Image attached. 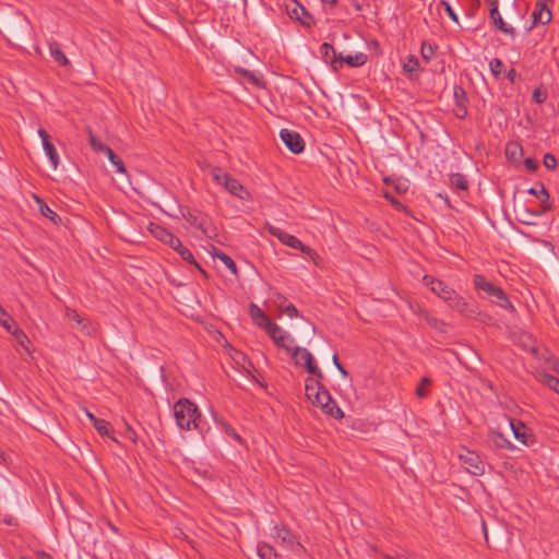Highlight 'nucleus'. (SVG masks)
<instances>
[{
    "instance_id": "nucleus-39",
    "label": "nucleus",
    "mask_w": 559,
    "mask_h": 559,
    "mask_svg": "<svg viewBox=\"0 0 559 559\" xmlns=\"http://www.w3.org/2000/svg\"><path fill=\"white\" fill-rule=\"evenodd\" d=\"M502 68H503V63L500 59L498 58H493L490 62H489V69H490V72L491 74L495 76V78H499L501 72H502Z\"/></svg>"
},
{
    "instance_id": "nucleus-7",
    "label": "nucleus",
    "mask_w": 559,
    "mask_h": 559,
    "mask_svg": "<svg viewBox=\"0 0 559 559\" xmlns=\"http://www.w3.org/2000/svg\"><path fill=\"white\" fill-rule=\"evenodd\" d=\"M289 354L292 355L293 358L296 359V364H304L308 372L311 373L313 377L318 379L323 378L322 371L317 366L312 354L307 348L296 346Z\"/></svg>"
},
{
    "instance_id": "nucleus-46",
    "label": "nucleus",
    "mask_w": 559,
    "mask_h": 559,
    "mask_svg": "<svg viewBox=\"0 0 559 559\" xmlns=\"http://www.w3.org/2000/svg\"><path fill=\"white\" fill-rule=\"evenodd\" d=\"M68 316L70 319L75 320L79 324H82V330L86 331L87 334L91 333L90 330L87 329L86 323H83L82 319L75 311H70Z\"/></svg>"
},
{
    "instance_id": "nucleus-41",
    "label": "nucleus",
    "mask_w": 559,
    "mask_h": 559,
    "mask_svg": "<svg viewBox=\"0 0 559 559\" xmlns=\"http://www.w3.org/2000/svg\"><path fill=\"white\" fill-rule=\"evenodd\" d=\"M425 319L430 326L444 332V329H443L445 326L444 322H442L439 319L431 317L429 314H426Z\"/></svg>"
},
{
    "instance_id": "nucleus-28",
    "label": "nucleus",
    "mask_w": 559,
    "mask_h": 559,
    "mask_svg": "<svg viewBox=\"0 0 559 559\" xmlns=\"http://www.w3.org/2000/svg\"><path fill=\"white\" fill-rule=\"evenodd\" d=\"M185 261H187L188 263L190 264H193L195 265L200 271L203 272V270L200 267V265L197 263L193 254L191 253V251L186 248L181 241H179V246H175L173 248Z\"/></svg>"
},
{
    "instance_id": "nucleus-48",
    "label": "nucleus",
    "mask_w": 559,
    "mask_h": 559,
    "mask_svg": "<svg viewBox=\"0 0 559 559\" xmlns=\"http://www.w3.org/2000/svg\"><path fill=\"white\" fill-rule=\"evenodd\" d=\"M428 383H429V380L427 378L421 379L420 385L416 389V394L419 397H425L427 395V391L424 389V385L428 384Z\"/></svg>"
},
{
    "instance_id": "nucleus-49",
    "label": "nucleus",
    "mask_w": 559,
    "mask_h": 559,
    "mask_svg": "<svg viewBox=\"0 0 559 559\" xmlns=\"http://www.w3.org/2000/svg\"><path fill=\"white\" fill-rule=\"evenodd\" d=\"M524 165L530 171H535L538 168V163L533 158H526Z\"/></svg>"
},
{
    "instance_id": "nucleus-37",
    "label": "nucleus",
    "mask_w": 559,
    "mask_h": 559,
    "mask_svg": "<svg viewBox=\"0 0 559 559\" xmlns=\"http://www.w3.org/2000/svg\"><path fill=\"white\" fill-rule=\"evenodd\" d=\"M93 426L95 427V429L98 431L99 435L102 436H109L110 431H111V426L108 421L104 420V419H97Z\"/></svg>"
},
{
    "instance_id": "nucleus-36",
    "label": "nucleus",
    "mask_w": 559,
    "mask_h": 559,
    "mask_svg": "<svg viewBox=\"0 0 559 559\" xmlns=\"http://www.w3.org/2000/svg\"><path fill=\"white\" fill-rule=\"evenodd\" d=\"M215 257L217 259H219L226 265V267L231 271L233 274L237 273L236 263L228 254H226L224 252H219V253H216Z\"/></svg>"
},
{
    "instance_id": "nucleus-38",
    "label": "nucleus",
    "mask_w": 559,
    "mask_h": 559,
    "mask_svg": "<svg viewBox=\"0 0 559 559\" xmlns=\"http://www.w3.org/2000/svg\"><path fill=\"white\" fill-rule=\"evenodd\" d=\"M420 53L423 59L429 61L435 53V47L430 43L423 41L420 47Z\"/></svg>"
},
{
    "instance_id": "nucleus-26",
    "label": "nucleus",
    "mask_w": 559,
    "mask_h": 559,
    "mask_svg": "<svg viewBox=\"0 0 559 559\" xmlns=\"http://www.w3.org/2000/svg\"><path fill=\"white\" fill-rule=\"evenodd\" d=\"M49 51L52 59L62 67H66L69 64V60L67 56L63 53V51L59 48L57 43H50L49 44Z\"/></svg>"
},
{
    "instance_id": "nucleus-32",
    "label": "nucleus",
    "mask_w": 559,
    "mask_h": 559,
    "mask_svg": "<svg viewBox=\"0 0 559 559\" xmlns=\"http://www.w3.org/2000/svg\"><path fill=\"white\" fill-rule=\"evenodd\" d=\"M450 183L451 186L460 189V190H466L467 189V179L462 174H452L450 176Z\"/></svg>"
},
{
    "instance_id": "nucleus-17",
    "label": "nucleus",
    "mask_w": 559,
    "mask_h": 559,
    "mask_svg": "<svg viewBox=\"0 0 559 559\" xmlns=\"http://www.w3.org/2000/svg\"><path fill=\"white\" fill-rule=\"evenodd\" d=\"M249 314L253 322L264 331L273 323L255 304L250 305Z\"/></svg>"
},
{
    "instance_id": "nucleus-8",
    "label": "nucleus",
    "mask_w": 559,
    "mask_h": 559,
    "mask_svg": "<svg viewBox=\"0 0 559 559\" xmlns=\"http://www.w3.org/2000/svg\"><path fill=\"white\" fill-rule=\"evenodd\" d=\"M183 218L191 226L201 230V233L204 236L211 237L212 235H214L215 230L212 226L211 219L207 217V215L203 214L202 212L189 210L186 213H183Z\"/></svg>"
},
{
    "instance_id": "nucleus-44",
    "label": "nucleus",
    "mask_w": 559,
    "mask_h": 559,
    "mask_svg": "<svg viewBox=\"0 0 559 559\" xmlns=\"http://www.w3.org/2000/svg\"><path fill=\"white\" fill-rule=\"evenodd\" d=\"M239 72L249 81H251L254 85H260V80L255 76V74H253L249 70L240 69Z\"/></svg>"
},
{
    "instance_id": "nucleus-2",
    "label": "nucleus",
    "mask_w": 559,
    "mask_h": 559,
    "mask_svg": "<svg viewBox=\"0 0 559 559\" xmlns=\"http://www.w3.org/2000/svg\"><path fill=\"white\" fill-rule=\"evenodd\" d=\"M423 283L439 298L443 299L453 310L465 316H472L475 313L472 306H469L462 296L443 282L436 280L432 276L425 275L423 277Z\"/></svg>"
},
{
    "instance_id": "nucleus-15",
    "label": "nucleus",
    "mask_w": 559,
    "mask_h": 559,
    "mask_svg": "<svg viewBox=\"0 0 559 559\" xmlns=\"http://www.w3.org/2000/svg\"><path fill=\"white\" fill-rule=\"evenodd\" d=\"M39 138L41 139L43 148L45 151L46 156L49 159L51 167L56 170L59 165V155L58 152L49 139V134L44 129H38L37 131Z\"/></svg>"
},
{
    "instance_id": "nucleus-22",
    "label": "nucleus",
    "mask_w": 559,
    "mask_h": 559,
    "mask_svg": "<svg viewBox=\"0 0 559 559\" xmlns=\"http://www.w3.org/2000/svg\"><path fill=\"white\" fill-rule=\"evenodd\" d=\"M337 61L345 62L350 67H361L367 62V56L364 52H358L354 56H343L340 53Z\"/></svg>"
},
{
    "instance_id": "nucleus-3",
    "label": "nucleus",
    "mask_w": 559,
    "mask_h": 559,
    "mask_svg": "<svg viewBox=\"0 0 559 559\" xmlns=\"http://www.w3.org/2000/svg\"><path fill=\"white\" fill-rule=\"evenodd\" d=\"M176 424L181 430H192L199 428L201 414L198 406L188 399H180L173 407Z\"/></svg>"
},
{
    "instance_id": "nucleus-42",
    "label": "nucleus",
    "mask_w": 559,
    "mask_h": 559,
    "mask_svg": "<svg viewBox=\"0 0 559 559\" xmlns=\"http://www.w3.org/2000/svg\"><path fill=\"white\" fill-rule=\"evenodd\" d=\"M543 163H544V166L547 168V169H555L556 166H557V159L556 157L550 154V153H547L544 155V159H543Z\"/></svg>"
},
{
    "instance_id": "nucleus-10",
    "label": "nucleus",
    "mask_w": 559,
    "mask_h": 559,
    "mask_svg": "<svg viewBox=\"0 0 559 559\" xmlns=\"http://www.w3.org/2000/svg\"><path fill=\"white\" fill-rule=\"evenodd\" d=\"M464 468L474 476H480L485 472V464L475 452L465 450L459 455Z\"/></svg>"
},
{
    "instance_id": "nucleus-33",
    "label": "nucleus",
    "mask_w": 559,
    "mask_h": 559,
    "mask_svg": "<svg viewBox=\"0 0 559 559\" xmlns=\"http://www.w3.org/2000/svg\"><path fill=\"white\" fill-rule=\"evenodd\" d=\"M88 142H90V145L92 146V148L96 153H104L106 155L108 150H110L109 146L105 145L99 140H97L96 136L92 132H90Z\"/></svg>"
},
{
    "instance_id": "nucleus-20",
    "label": "nucleus",
    "mask_w": 559,
    "mask_h": 559,
    "mask_svg": "<svg viewBox=\"0 0 559 559\" xmlns=\"http://www.w3.org/2000/svg\"><path fill=\"white\" fill-rule=\"evenodd\" d=\"M551 21V12L547 8L546 4H538L537 8L533 12V22L534 24H543L546 25Z\"/></svg>"
},
{
    "instance_id": "nucleus-57",
    "label": "nucleus",
    "mask_w": 559,
    "mask_h": 559,
    "mask_svg": "<svg viewBox=\"0 0 559 559\" xmlns=\"http://www.w3.org/2000/svg\"><path fill=\"white\" fill-rule=\"evenodd\" d=\"M551 368L554 369V371H556L557 373H559V360H554L551 362Z\"/></svg>"
},
{
    "instance_id": "nucleus-30",
    "label": "nucleus",
    "mask_w": 559,
    "mask_h": 559,
    "mask_svg": "<svg viewBox=\"0 0 559 559\" xmlns=\"http://www.w3.org/2000/svg\"><path fill=\"white\" fill-rule=\"evenodd\" d=\"M258 555L261 559H277V552L267 544L258 545Z\"/></svg>"
},
{
    "instance_id": "nucleus-34",
    "label": "nucleus",
    "mask_w": 559,
    "mask_h": 559,
    "mask_svg": "<svg viewBox=\"0 0 559 559\" xmlns=\"http://www.w3.org/2000/svg\"><path fill=\"white\" fill-rule=\"evenodd\" d=\"M0 325H2L8 332H11L15 326L14 320L8 314V312L0 306Z\"/></svg>"
},
{
    "instance_id": "nucleus-58",
    "label": "nucleus",
    "mask_w": 559,
    "mask_h": 559,
    "mask_svg": "<svg viewBox=\"0 0 559 559\" xmlns=\"http://www.w3.org/2000/svg\"><path fill=\"white\" fill-rule=\"evenodd\" d=\"M229 435H230L235 440H237V441L241 442V438H240V436H239L236 431L231 430Z\"/></svg>"
},
{
    "instance_id": "nucleus-29",
    "label": "nucleus",
    "mask_w": 559,
    "mask_h": 559,
    "mask_svg": "<svg viewBox=\"0 0 559 559\" xmlns=\"http://www.w3.org/2000/svg\"><path fill=\"white\" fill-rule=\"evenodd\" d=\"M539 381L559 394V379L558 378H556L549 373H540Z\"/></svg>"
},
{
    "instance_id": "nucleus-47",
    "label": "nucleus",
    "mask_w": 559,
    "mask_h": 559,
    "mask_svg": "<svg viewBox=\"0 0 559 559\" xmlns=\"http://www.w3.org/2000/svg\"><path fill=\"white\" fill-rule=\"evenodd\" d=\"M467 114V109L464 103L456 104L455 116L460 119L464 118Z\"/></svg>"
},
{
    "instance_id": "nucleus-51",
    "label": "nucleus",
    "mask_w": 559,
    "mask_h": 559,
    "mask_svg": "<svg viewBox=\"0 0 559 559\" xmlns=\"http://www.w3.org/2000/svg\"><path fill=\"white\" fill-rule=\"evenodd\" d=\"M488 1H489V5H490L489 15H496L497 11L499 10L498 0H488Z\"/></svg>"
},
{
    "instance_id": "nucleus-52",
    "label": "nucleus",
    "mask_w": 559,
    "mask_h": 559,
    "mask_svg": "<svg viewBox=\"0 0 559 559\" xmlns=\"http://www.w3.org/2000/svg\"><path fill=\"white\" fill-rule=\"evenodd\" d=\"M533 98L536 100V103H543L546 96L539 90H535L533 93Z\"/></svg>"
},
{
    "instance_id": "nucleus-54",
    "label": "nucleus",
    "mask_w": 559,
    "mask_h": 559,
    "mask_svg": "<svg viewBox=\"0 0 559 559\" xmlns=\"http://www.w3.org/2000/svg\"><path fill=\"white\" fill-rule=\"evenodd\" d=\"M84 413L87 416V418L91 420L92 424H94L98 419L94 414H92L86 408L84 409Z\"/></svg>"
},
{
    "instance_id": "nucleus-31",
    "label": "nucleus",
    "mask_w": 559,
    "mask_h": 559,
    "mask_svg": "<svg viewBox=\"0 0 559 559\" xmlns=\"http://www.w3.org/2000/svg\"><path fill=\"white\" fill-rule=\"evenodd\" d=\"M107 158L112 164V166L116 167V171L119 174H126V167L122 163V160L114 153V151L110 148L106 153Z\"/></svg>"
},
{
    "instance_id": "nucleus-4",
    "label": "nucleus",
    "mask_w": 559,
    "mask_h": 559,
    "mask_svg": "<svg viewBox=\"0 0 559 559\" xmlns=\"http://www.w3.org/2000/svg\"><path fill=\"white\" fill-rule=\"evenodd\" d=\"M474 285L475 288L478 290H483L488 296L495 297L497 299V305L503 309H509L511 311L514 310L513 305L508 299L506 293L498 286H496L493 283L486 280L483 275H475L474 276Z\"/></svg>"
},
{
    "instance_id": "nucleus-14",
    "label": "nucleus",
    "mask_w": 559,
    "mask_h": 559,
    "mask_svg": "<svg viewBox=\"0 0 559 559\" xmlns=\"http://www.w3.org/2000/svg\"><path fill=\"white\" fill-rule=\"evenodd\" d=\"M150 233L153 235L154 238L162 241L165 245H168L171 249L175 246H179L180 239L176 237L174 234H171L169 230H167L165 227L151 223L148 226Z\"/></svg>"
},
{
    "instance_id": "nucleus-1",
    "label": "nucleus",
    "mask_w": 559,
    "mask_h": 559,
    "mask_svg": "<svg viewBox=\"0 0 559 559\" xmlns=\"http://www.w3.org/2000/svg\"><path fill=\"white\" fill-rule=\"evenodd\" d=\"M321 379L309 378L306 381L307 399L333 418H343L344 413L332 399L330 392L321 384Z\"/></svg>"
},
{
    "instance_id": "nucleus-18",
    "label": "nucleus",
    "mask_w": 559,
    "mask_h": 559,
    "mask_svg": "<svg viewBox=\"0 0 559 559\" xmlns=\"http://www.w3.org/2000/svg\"><path fill=\"white\" fill-rule=\"evenodd\" d=\"M489 440L498 449H503V450H512L513 449V444L511 443V441L507 437H504V435L502 432H500L499 430H493V429L490 430Z\"/></svg>"
},
{
    "instance_id": "nucleus-6",
    "label": "nucleus",
    "mask_w": 559,
    "mask_h": 559,
    "mask_svg": "<svg viewBox=\"0 0 559 559\" xmlns=\"http://www.w3.org/2000/svg\"><path fill=\"white\" fill-rule=\"evenodd\" d=\"M267 230L272 236L276 237L283 245L290 247L293 249L300 250L301 252L306 253L311 258L316 255V252L310 247L304 245L297 237L285 233L281 228L267 225Z\"/></svg>"
},
{
    "instance_id": "nucleus-45",
    "label": "nucleus",
    "mask_w": 559,
    "mask_h": 559,
    "mask_svg": "<svg viewBox=\"0 0 559 559\" xmlns=\"http://www.w3.org/2000/svg\"><path fill=\"white\" fill-rule=\"evenodd\" d=\"M283 311L289 318L298 317V310L293 304H287L286 306H284Z\"/></svg>"
},
{
    "instance_id": "nucleus-11",
    "label": "nucleus",
    "mask_w": 559,
    "mask_h": 559,
    "mask_svg": "<svg viewBox=\"0 0 559 559\" xmlns=\"http://www.w3.org/2000/svg\"><path fill=\"white\" fill-rule=\"evenodd\" d=\"M265 332L270 335V337L273 340V342L278 346L290 353L294 347H292V344L294 343V340L290 337V335L285 332L280 325L276 323H272Z\"/></svg>"
},
{
    "instance_id": "nucleus-24",
    "label": "nucleus",
    "mask_w": 559,
    "mask_h": 559,
    "mask_svg": "<svg viewBox=\"0 0 559 559\" xmlns=\"http://www.w3.org/2000/svg\"><path fill=\"white\" fill-rule=\"evenodd\" d=\"M530 194L532 195H535L536 198H538L540 200V202L544 205V211L548 210L550 207V205L548 204V201H549V193L548 191L546 190L545 186L543 183H537L535 187L531 188L528 191H527Z\"/></svg>"
},
{
    "instance_id": "nucleus-5",
    "label": "nucleus",
    "mask_w": 559,
    "mask_h": 559,
    "mask_svg": "<svg viewBox=\"0 0 559 559\" xmlns=\"http://www.w3.org/2000/svg\"><path fill=\"white\" fill-rule=\"evenodd\" d=\"M212 177L217 185L223 186L233 195H236L242 200L248 195V192L245 190L243 186L229 174L224 173L221 169H214L212 171Z\"/></svg>"
},
{
    "instance_id": "nucleus-53",
    "label": "nucleus",
    "mask_w": 559,
    "mask_h": 559,
    "mask_svg": "<svg viewBox=\"0 0 559 559\" xmlns=\"http://www.w3.org/2000/svg\"><path fill=\"white\" fill-rule=\"evenodd\" d=\"M276 304L280 308H283L284 309V306H286V298L282 295H278L277 296V299H276Z\"/></svg>"
},
{
    "instance_id": "nucleus-59",
    "label": "nucleus",
    "mask_w": 559,
    "mask_h": 559,
    "mask_svg": "<svg viewBox=\"0 0 559 559\" xmlns=\"http://www.w3.org/2000/svg\"><path fill=\"white\" fill-rule=\"evenodd\" d=\"M324 3L335 4L337 0H321Z\"/></svg>"
},
{
    "instance_id": "nucleus-56",
    "label": "nucleus",
    "mask_w": 559,
    "mask_h": 559,
    "mask_svg": "<svg viewBox=\"0 0 559 559\" xmlns=\"http://www.w3.org/2000/svg\"><path fill=\"white\" fill-rule=\"evenodd\" d=\"M37 559H52L51 556L45 551H40L37 554Z\"/></svg>"
},
{
    "instance_id": "nucleus-23",
    "label": "nucleus",
    "mask_w": 559,
    "mask_h": 559,
    "mask_svg": "<svg viewBox=\"0 0 559 559\" xmlns=\"http://www.w3.org/2000/svg\"><path fill=\"white\" fill-rule=\"evenodd\" d=\"M36 203L38 204L39 212L41 215L53 222L55 224L61 223L60 216L51 210L41 199H39L37 195L34 197Z\"/></svg>"
},
{
    "instance_id": "nucleus-19",
    "label": "nucleus",
    "mask_w": 559,
    "mask_h": 559,
    "mask_svg": "<svg viewBox=\"0 0 559 559\" xmlns=\"http://www.w3.org/2000/svg\"><path fill=\"white\" fill-rule=\"evenodd\" d=\"M492 24L503 34L509 35L511 38H515L516 32L514 27L508 25L504 20L502 19L499 10L497 11L496 15H489Z\"/></svg>"
},
{
    "instance_id": "nucleus-13",
    "label": "nucleus",
    "mask_w": 559,
    "mask_h": 559,
    "mask_svg": "<svg viewBox=\"0 0 559 559\" xmlns=\"http://www.w3.org/2000/svg\"><path fill=\"white\" fill-rule=\"evenodd\" d=\"M280 136L287 146V148L294 154H299L304 151V140L296 131L289 129H282L280 132Z\"/></svg>"
},
{
    "instance_id": "nucleus-16",
    "label": "nucleus",
    "mask_w": 559,
    "mask_h": 559,
    "mask_svg": "<svg viewBox=\"0 0 559 559\" xmlns=\"http://www.w3.org/2000/svg\"><path fill=\"white\" fill-rule=\"evenodd\" d=\"M287 11L292 19L299 21L304 25L310 24L311 16L307 12V10L298 2H293L292 7H287Z\"/></svg>"
},
{
    "instance_id": "nucleus-55",
    "label": "nucleus",
    "mask_w": 559,
    "mask_h": 559,
    "mask_svg": "<svg viewBox=\"0 0 559 559\" xmlns=\"http://www.w3.org/2000/svg\"><path fill=\"white\" fill-rule=\"evenodd\" d=\"M515 76H516V71H515L514 69H510V70H509V72L507 73V78H508L511 82H513V81H514V79H515Z\"/></svg>"
},
{
    "instance_id": "nucleus-43",
    "label": "nucleus",
    "mask_w": 559,
    "mask_h": 559,
    "mask_svg": "<svg viewBox=\"0 0 559 559\" xmlns=\"http://www.w3.org/2000/svg\"><path fill=\"white\" fill-rule=\"evenodd\" d=\"M454 97L456 99V104L464 103L466 99V93L461 86L454 87Z\"/></svg>"
},
{
    "instance_id": "nucleus-21",
    "label": "nucleus",
    "mask_w": 559,
    "mask_h": 559,
    "mask_svg": "<svg viewBox=\"0 0 559 559\" xmlns=\"http://www.w3.org/2000/svg\"><path fill=\"white\" fill-rule=\"evenodd\" d=\"M320 53L326 63H330L334 69H336L335 63L337 62L338 55L331 44H322L320 46Z\"/></svg>"
},
{
    "instance_id": "nucleus-9",
    "label": "nucleus",
    "mask_w": 559,
    "mask_h": 559,
    "mask_svg": "<svg viewBox=\"0 0 559 559\" xmlns=\"http://www.w3.org/2000/svg\"><path fill=\"white\" fill-rule=\"evenodd\" d=\"M272 536L278 545H281L285 549H290L297 551L301 548L299 542H297L296 537L284 526H274L272 530Z\"/></svg>"
},
{
    "instance_id": "nucleus-50",
    "label": "nucleus",
    "mask_w": 559,
    "mask_h": 559,
    "mask_svg": "<svg viewBox=\"0 0 559 559\" xmlns=\"http://www.w3.org/2000/svg\"><path fill=\"white\" fill-rule=\"evenodd\" d=\"M333 364L334 366L337 368V370L344 376L346 377L348 373L347 371L344 369V367L341 365V362L338 361V358H337V355L334 354L333 355Z\"/></svg>"
},
{
    "instance_id": "nucleus-12",
    "label": "nucleus",
    "mask_w": 559,
    "mask_h": 559,
    "mask_svg": "<svg viewBox=\"0 0 559 559\" xmlns=\"http://www.w3.org/2000/svg\"><path fill=\"white\" fill-rule=\"evenodd\" d=\"M506 421L510 426L514 438L524 445H531L534 442V437L530 429L522 423L516 421L510 417H506Z\"/></svg>"
},
{
    "instance_id": "nucleus-35",
    "label": "nucleus",
    "mask_w": 559,
    "mask_h": 559,
    "mask_svg": "<svg viewBox=\"0 0 559 559\" xmlns=\"http://www.w3.org/2000/svg\"><path fill=\"white\" fill-rule=\"evenodd\" d=\"M419 68V61L415 56H408L407 60L403 64V69L406 73L412 74Z\"/></svg>"
},
{
    "instance_id": "nucleus-27",
    "label": "nucleus",
    "mask_w": 559,
    "mask_h": 559,
    "mask_svg": "<svg viewBox=\"0 0 559 559\" xmlns=\"http://www.w3.org/2000/svg\"><path fill=\"white\" fill-rule=\"evenodd\" d=\"M523 155V148L518 142H509L506 146V156L509 160L518 162Z\"/></svg>"
},
{
    "instance_id": "nucleus-25",
    "label": "nucleus",
    "mask_w": 559,
    "mask_h": 559,
    "mask_svg": "<svg viewBox=\"0 0 559 559\" xmlns=\"http://www.w3.org/2000/svg\"><path fill=\"white\" fill-rule=\"evenodd\" d=\"M10 333L14 336L17 345L21 348H23L27 354H29L31 353V349H29L31 342H29L27 335L17 326H14Z\"/></svg>"
},
{
    "instance_id": "nucleus-40",
    "label": "nucleus",
    "mask_w": 559,
    "mask_h": 559,
    "mask_svg": "<svg viewBox=\"0 0 559 559\" xmlns=\"http://www.w3.org/2000/svg\"><path fill=\"white\" fill-rule=\"evenodd\" d=\"M440 4L444 8L447 14L449 15V17L456 24H459V16L457 14L455 13V11L453 10V8L451 7V4L445 1V0H441Z\"/></svg>"
}]
</instances>
